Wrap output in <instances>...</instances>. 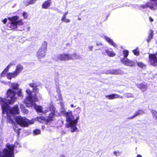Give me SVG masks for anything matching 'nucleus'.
Instances as JSON below:
<instances>
[{
    "mask_svg": "<svg viewBox=\"0 0 157 157\" xmlns=\"http://www.w3.org/2000/svg\"><path fill=\"white\" fill-rule=\"evenodd\" d=\"M16 92L13 90L9 89L7 92L6 97L8 99L3 98L0 97V104L1 105L3 114H6L7 116V119L9 123L13 124V129L14 131L17 133L18 135L20 134V129L17 127V124L14 121L13 119L15 115L18 114L19 112L18 105H15L12 108H10L9 104L13 103L16 99L15 96Z\"/></svg>",
    "mask_w": 157,
    "mask_h": 157,
    "instance_id": "1",
    "label": "nucleus"
},
{
    "mask_svg": "<svg viewBox=\"0 0 157 157\" xmlns=\"http://www.w3.org/2000/svg\"><path fill=\"white\" fill-rule=\"evenodd\" d=\"M49 109L51 113L49 114L48 117L47 118L43 116L40 117V119L41 120L40 122L44 123L47 124H49L55 120L54 116L58 117L60 116L59 113L56 110L55 108L52 105H50L49 109L48 108H43L40 106V113H42L46 114L49 111Z\"/></svg>",
    "mask_w": 157,
    "mask_h": 157,
    "instance_id": "2",
    "label": "nucleus"
},
{
    "mask_svg": "<svg viewBox=\"0 0 157 157\" xmlns=\"http://www.w3.org/2000/svg\"><path fill=\"white\" fill-rule=\"evenodd\" d=\"M61 112L66 117L67 121L66 124V127L71 128V132H74L76 131L77 129L76 125L79 119V117L78 116L76 119H75L71 111L69 110L67 112H66L64 109H61Z\"/></svg>",
    "mask_w": 157,
    "mask_h": 157,
    "instance_id": "3",
    "label": "nucleus"
},
{
    "mask_svg": "<svg viewBox=\"0 0 157 157\" xmlns=\"http://www.w3.org/2000/svg\"><path fill=\"white\" fill-rule=\"evenodd\" d=\"M21 147L20 144L17 142H15L14 144H7L5 147L0 151V157H14L15 147Z\"/></svg>",
    "mask_w": 157,
    "mask_h": 157,
    "instance_id": "4",
    "label": "nucleus"
},
{
    "mask_svg": "<svg viewBox=\"0 0 157 157\" xmlns=\"http://www.w3.org/2000/svg\"><path fill=\"white\" fill-rule=\"evenodd\" d=\"M26 92L28 94V96H26V99L25 101L26 106L29 107L33 106L37 112L39 113V106L37 105L34 103L35 101L37 100L36 94H32L31 91L29 89H27Z\"/></svg>",
    "mask_w": 157,
    "mask_h": 157,
    "instance_id": "5",
    "label": "nucleus"
},
{
    "mask_svg": "<svg viewBox=\"0 0 157 157\" xmlns=\"http://www.w3.org/2000/svg\"><path fill=\"white\" fill-rule=\"evenodd\" d=\"M15 120L21 126L23 127H28L29 125L33 124L36 121L35 119L29 120L25 117L18 116L15 118Z\"/></svg>",
    "mask_w": 157,
    "mask_h": 157,
    "instance_id": "6",
    "label": "nucleus"
},
{
    "mask_svg": "<svg viewBox=\"0 0 157 157\" xmlns=\"http://www.w3.org/2000/svg\"><path fill=\"white\" fill-rule=\"evenodd\" d=\"M139 6L142 9L149 7L151 10L157 9V0H149L144 4L140 5Z\"/></svg>",
    "mask_w": 157,
    "mask_h": 157,
    "instance_id": "7",
    "label": "nucleus"
},
{
    "mask_svg": "<svg viewBox=\"0 0 157 157\" xmlns=\"http://www.w3.org/2000/svg\"><path fill=\"white\" fill-rule=\"evenodd\" d=\"M18 19L17 16H14L12 17H8V19L11 21L10 23L8 25V26L12 29H16L17 28L16 20Z\"/></svg>",
    "mask_w": 157,
    "mask_h": 157,
    "instance_id": "8",
    "label": "nucleus"
},
{
    "mask_svg": "<svg viewBox=\"0 0 157 157\" xmlns=\"http://www.w3.org/2000/svg\"><path fill=\"white\" fill-rule=\"evenodd\" d=\"M47 43L44 41L42 44L41 48H40V57L44 58L46 55L47 50Z\"/></svg>",
    "mask_w": 157,
    "mask_h": 157,
    "instance_id": "9",
    "label": "nucleus"
},
{
    "mask_svg": "<svg viewBox=\"0 0 157 157\" xmlns=\"http://www.w3.org/2000/svg\"><path fill=\"white\" fill-rule=\"evenodd\" d=\"M149 63L152 65H157V53L156 54H149Z\"/></svg>",
    "mask_w": 157,
    "mask_h": 157,
    "instance_id": "10",
    "label": "nucleus"
},
{
    "mask_svg": "<svg viewBox=\"0 0 157 157\" xmlns=\"http://www.w3.org/2000/svg\"><path fill=\"white\" fill-rule=\"evenodd\" d=\"M121 62L124 65L130 66H133L135 65V61L129 59L127 58H124L121 59Z\"/></svg>",
    "mask_w": 157,
    "mask_h": 157,
    "instance_id": "11",
    "label": "nucleus"
},
{
    "mask_svg": "<svg viewBox=\"0 0 157 157\" xmlns=\"http://www.w3.org/2000/svg\"><path fill=\"white\" fill-rule=\"evenodd\" d=\"M57 59L61 60L66 61L70 59V54H61L57 56Z\"/></svg>",
    "mask_w": 157,
    "mask_h": 157,
    "instance_id": "12",
    "label": "nucleus"
},
{
    "mask_svg": "<svg viewBox=\"0 0 157 157\" xmlns=\"http://www.w3.org/2000/svg\"><path fill=\"white\" fill-rule=\"evenodd\" d=\"M137 87L142 91H144L147 89L148 86L146 84L140 83L136 84Z\"/></svg>",
    "mask_w": 157,
    "mask_h": 157,
    "instance_id": "13",
    "label": "nucleus"
},
{
    "mask_svg": "<svg viewBox=\"0 0 157 157\" xmlns=\"http://www.w3.org/2000/svg\"><path fill=\"white\" fill-rule=\"evenodd\" d=\"M105 97L109 99H113L117 98H122V96H121L117 94H113L110 95H105Z\"/></svg>",
    "mask_w": 157,
    "mask_h": 157,
    "instance_id": "14",
    "label": "nucleus"
},
{
    "mask_svg": "<svg viewBox=\"0 0 157 157\" xmlns=\"http://www.w3.org/2000/svg\"><path fill=\"white\" fill-rule=\"evenodd\" d=\"M104 39L110 45H112L115 47H116L117 46V44L113 41L112 39L109 37L107 36H105Z\"/></svg>",
    "mask_w": 157,
    "mask_h": 157,
    "instance_id": "15",
    "label": "nucleus"
},
{
    "mask_svg": "<svg viewBox=\"0 0 157 157\" xmlns=\"http://www.w3.org/2000/svg\"><path fill=\"white\" fill-rule=\"evenodd\" d=\"M105 52L107 55L110 57H113L116 55L115 52L111 48L105 49Z\"/></svg>",
    "mask_w": 157,
    "mask_h": 157,
    "instance_id": "16",
    "label": "nucleus"
},
{
    "mask_svg": "<svg viewBox=\"0 0 157 157\" xmlns=\"http://www.w3.org/2000/svg\"><path fill=\"white\" fill-rule=\"evenodd\" d=\"M23 70V67L21 64H18L16 67L15 71H14L17 76Z\"/></svg>",
    "mask_w": 157,
    "mask_h": 157,
    "instance_id": "17",
    "label": "nucleus"
},
{
    "mask_svg": "<svg viewBox=\"0 0 157 157\" xmlns=\"http://www.w3.org/2000/svg\"><path fill=\"white\" fill-rule=\"evenodd\" d=\"M144 112L143 110L139 109L137 110L136 113L132 116L129 117H128V119H133L137 116L140 115L144 113Z\"/></svg>",
    "mask_w": 157,
    "mask_h": 157,
    "instance_id": "18",
    "label": "nucleus"
},
{
    "mask_svg": "<svg viewBox=\"0 0 157 157\" xmlns=\"http://www.w3.org/2000/svg\"><path fill=\"white\" fill-rule=\"evenodd\" d=\"M17 76V75L14 72L12 73H8L6 75L7 78L10 80H11L13 78H15Z\"/></svg>",
    "mask_w": 157,
    "mask_h": 157,
    "instance_id": "19",
    "label": "nucleus"
},
{
    "mask_svg": "<svg viewBox=\"0 0 157 157\" xmlns=\"http://www.w3.org/2000/svg\"><path fill=\"white\" fill-rule=\"evenodd\" d=\"M29 85L30 86L33 88V91L35 93H37L39 92L38 89H37V87L36 84L34 83H30L29 84Z\"/></svg>",
    "mask_w": 157,
    "mask_h": 157,
    "instance_id": "20",
    "label": "nucleus"
},
{
    "mask_svg": "<svg viewBox=\"0 0 157 157\" xmlns=\"http://www.w3.org/2000/svg\"><path fill=\"white\" fill-rule=\"evenodd\" d=\"M70 59H76L81 58V57L79 55L75 53L71 54H70Z\"/></svg>",
    "mask_w": 157,
    "mask_h": 157,
    "instance_id": "21",
    "label": "nucleus"
},
{
    "mask_svg": "<svg viewBox=\"0 0 157 157\" xmlns=\"http://www.w3.org/2000/svg\"><path fill=\"white\" fill-rule=\"evenodd\" d=\"M51 2L48 0L44 2L42 5V8L44 9H47L50 6Z\"/></svg>",
    "mask_w": 157,
    "mask_h": 157,
    "instance_id": "22",
    "label": "nucleus"
},
{
    "mask_svg": "<svg viewBox=\"0 0 157 157\" xmlns=\"http://www.w3.org/2000/svg\"><path fill=\"white\" fill-rule=\"evenodd\" d=\"M10 87L14 90H17L19 85L17 83H12L11 84Z\"/></svg>",
    "mask_w": 157,
    "mask_h": 157,
    "instance_id": "23",
    "label": "nucleus"
},
{
    "mask_svg": "<svg viewBox=\"0 0 157 157\" xmlns=\"http://www.w3.org/2000/svg\"><path fill=\"white\" fill-rule=\"evenodd\" d=\"M153 32L152 30H151L150 31V33L149 34V36L147 39V42L148 43L150 40L152 38L153 36Z\"/></svg>",
    "mask_w": 157,
    "mask_h": 157,
    "instance_id": "24",
    "label": "nucleus"
},
{
    "mask_svg": "<svg viewBox=\"0 0 157 157\" xmlns=\"http://www.w3.org/2000/svg\"><path fill=\"white\" fill-rule=\"evenodd\" d=\"M8 69L6 67L4 70L2 72L1 74V77H4L6 75L7 72L8 71Z\"/></svg>",
    "mask_w": 157,
    "mask_h": 157,
    "instance_id": "25",
    "label": "nucleus"
},
{
    "mask_svg": "<svg viewBox=\"0 0 157 157\" xmlns=\"http://www.w3.org/2000/svg\"><path fill=\"white\" fill-rule=\"evenodd\" d=\"M16 64V62L15 61H13L11 62L6 67V68L7 69L9 70V69L12 66V65H14Z\"/></svg>",
    "mask_w": 157,
    "mask_h": 157,
    "instance_id": "26",
    "label": "nucleus"
},
{
    "mask_svg": "<svg viewBox=\"0 0 157 157\" xmlns=\"http://www.w3.org/2000/svg\"><path fill=\"white\" fill-rule=\"evenodd\" d=\"M61 20L62 21L64 22L65 23H68L70 22V20L66 18V17H62Z\"/></svg>",
    "mask_w": 157,
    "mask_h": 157,
    "instance_id": "27",
    "label": "nucleus"
},
{
    "mask_svg": "<svg viewBox=\"0 0 157 157\" xmlns=\"http://www.w3.org/2000/svg\"><path fill=\"white\" fill-rule=\"evenodd\" d=\"M137 65L139 67L142 68H144L146 67V65L141 62L138 63Z\"/></svg>",
    "mask_w": 157,
    "mask_h": 157,
    "instance_id": "28",
    "label": "nucleus"
},
{
    "mask_svg": "<svg viewBox=\"0 0 157 157\" xmlns=\"http://www.w3.org/2000/svg\"><path fill=\"white\" fill-rule=\"evenodd\" d=\"M151 113L153 117L156 119H157V112L155 110H152Z\"/></svg>",
    "mask_w": 157,
    "mask_h": 157,
    "instance_id": "29",
    "label": "nucleus"
},
{
    "mask_svg": "<svg viewBox=\"0 0 157 157\" xmlns=\"http://www.w3.org/2000/svg\"><path fill=\"white\" fill-rule=\"evenodd\" d=\"M133 52L134 54L136 56H138L139 54V52L138 48H136L135 50H133Z\"/></svg>",
    "mask_w": 157,
    "mask_h": 157,
    "instance_id": "30",
    "label": "nucleus"
},
{
    "mask_svg": "<svg viewBox=\"0 0 157 157\" xmlns=\"http://www.w3.org/2000/svg\"><path fill=\"white\" fill-rule=\"evenodd\" d=\"M123 54L124 56V58H127L128 55V52L127 50H124L123 51Z\"/></svg>",
    "mask_w": 157,
    "mask_h": 157,
    "instance_id": "31",
    "label": "nucleus"
},
{
    "mask_svg": "<svg viewBox=\"0 0 157 157\" xmlns=\"http://www.w3.org/2000/svg\"><path fill=\"white\" fill-rule=\"evenodd\" d=\"M23 24V23L21 20H20L18 21H17V20H16V25L17 26V25H22Z\"/></svg>",
    "mask_w": 157,
    "mask_h": 157,
    "instance_id": "32",
    "label": "nucleus"
},
{
    "mask_svg": "<svg viewBox=\"0 0 157 157\" xmlns=\"http://www.w3.org/2000/svg\"><path fill=\"white\" fill-rule=\"evenodd\" d=\"M118 71L117 70H113L112 71H111L109 73H110L112 74H118Z\"/></svg>",
    "mask_w": 157,
    "mask_h": 157,
    "instance_id": "33",
    "label": "nucleus"
},
{
    "mask_svg": "<svg viewBox=\"0 0 157 157\" xmlns=\"http://www.w3.org/2000/svg\"><path fill=\"white\" fill-rule=\"evenodd\" d=\"M24 4L26 6H28L30 4V0H25L24 2Z\"/></svg>",
    "mask_w": 157,
    "mask_h": 157,
    "instance_id": "34",
    "label": "nucleus"
},
{
    "mask_svg": "<svg viewBox=\"0 0 157 157\" xmlns=\"http://www.w3.org/2000/svg\"><path fill=\"white\" fill-rule=\"evenodd\" d=\"M33 133L34 135H38L39 134V130L38 129H36L33 131Z\"/></svg>",
    "mask_w": 157,
    "mask_h": 157,
    "instance_id": "35",
    "label": "nucleus"
},
{
    "mask_svg": "<svg viewBox=\"0 0 157 157\" xmlns=\"http://www.w3.org/2000/svg\"><path fill=\"white\" fill-rule=\"evenodd\" d=\"M17 95L20 97H22V93L21 92V90H20L18 91L17 92Z\"/></svg>",
    "mask_w": 157,
    "mask_h": 157,
    "instance_id": "36",
    "label": "nucleus"
},
{
    "mask_svg": "<svg viewBox=\"0 0 157 157\" xmlns=\"http://www.w3.org/2000/svg\"><path fill=\"white\" fill-rule=\"evenodd\" d=\"M23 16L24 18H26L28 17V14L27 13L24 12L23 14Z\"/></svg>",
    "mask_w": 157,
    "mask_h": 157,
    "instance_id": "37",
    "label": "nucleus"
},
{
    "mask_svg": "<svg viewBox=\"0 0 157 157\" xmlns=\"http://www.w3.org/2000/svg\"><path fill=\"white\" fill-rule=\"evenodd\" d=\"M22 111L26 114H28L29 113L28 110L25 109V108L22 110Z\"/></svg>",
    "mask_w": 157,
    "mask_h": 157,
    "instance_id": "38",
    "label": "nucleus"
},
{
    "mask_svg": "<svg viewBox=\"0 0 157 157\" xmlns=\"http://www.w3.org/2000/svg\"><path fill=\"white\" fill-rule=\"evenodd\" d=\"M75 111H76L78 113H79L81 111V109L80 108L78 107L76 108Z\"/></svg>",
    "mask_w": 157,
    "mask_h": 157,
    "instance_id": "39",
    "label": "nucleus"
},
{
    "mask_svg": "<svg viewBox=\"0 0 157 157\" xmlns=\"http://www.w3.org/2000/svg\"><path fill=\"white\" fill-rule=\"evenodd\" d=\"M114 154L116 156H118L120 155V153L118 151L114 152Z\"/></svg>",
    "mask_w": 157,
    "mask_h": 157,
    "instance_id": "40",
    "label": "nucleus"
},
{
    "mask_svg": "<svg viewBox=\"0 0 157 157\" xmlns=\"http://www.w3.org/2000/svg\"><path fill=\"white\" fill-rule=\"evenodd\" d=\"M126 96L127 98L132 97L133 95L131 93H128L126 94Z\"/></svg>",
    "mask_w": 157,
    "mask_h": 157,
    "instance_id": "41",
    "label": "nucleus"
},
{
    "mask_svg": "<svg viewBox=\"0 0 157 157\" xmlns=\"http://www.w3.org/2000/svg\"><path fill=\"white\" fill-rule=\"evenodd\" d=\"M36 1V0H30V5L33 4L35 3Z\"/></svg>",
    "mask_w": 157,
    "mask_h": 157,
    "instance_id": "42",
    "label": "nucleus"
},
{
    "mask_svg": "<svg viewBox=\"0 0 157 157\" xmlns=\"http://www.w3.org/2000/svg\"><path fill=\"white\" fill-rule=\"evenodd\" d=\"M58 97L59 99V100H62V98L61 94H58Z\"/></svg>",
    "mask_w": 157,
    "mask_h": 157,
    "instance_id": "43",
    "label": "nucleus"
},
{
    "mask_svg": "<svg viewBox=\"0 0 157 157\" xmlns=\"http://www.w3.org/2000/svg\"><path fill=\"white\" fill-rule=\"evenodd\" d=\"M68 11L65 12L64 13V14L62 17H66V15L68 14Z\"/></svg>",
    "mask_w": 157,
    "mask_h": 157,
    "instance_id": "44",
    "label": "nucleus"
},
{
    "mask_svg": "<svg viewBox=\"0 0 157 157\" xmlns=\"http://www.w3.org/2000/svg\"><path fill=\"white\" fill-rule=\"evenodd\" d=\"M20 107L21 111H22V110H23L24 108H25L24 105L23 104H21Z\"/></svg>",
    "mask_w": 157,
    "mask_h": 157,
    "instance_id": "45",
    "label": "nucleus"
},
{
    "mask_svg": "<svg viewBox=\"0 0 157 157\" xmlns=\"http://www.w3.org/2000/svg\"><path fill=\"white\" fill-rule=\"evenodd\" d=\"M7 21V18H5L2 21L3 22L4 24H5Z\"/></svg>",
    "mask_w": 157,
    "mask_h": 157,
    "instance_id": "46",
    "label": "nucleus"
},
{
    "mask_svg": "<svg viewBox=\"0 0 157 157\" xmlns=\"http://www.w3.org/2000/svg\"><path fill=\"white\" fill-rule=\"evenodd\" d=\"M96 45L98 46H102L103 45V44H102L101 43H96Z\"/></svg>",
    "mask_w": 157,
    "mask_h": 157,
    "instance_id": "47",
    "label": "nucleus"
},
{
    "mask_svg": "<svg viewBox=\"0 0 157 157\" xmlns=\"http://www.w3.org/2000/svg\"><path fill=\"white\" fill-rule=\"evenodd\" d=\"M56 92L58 94H61L60 93V89H59L57 90Z\"/></svg>",
    "mask_w": 157,
    "mask_h": 157,
    "instance_id": "48",
    "label": "nucleus"
},
{
    "mask_svg": "<svg viewBox=\"0 0 157 157\" xmlns=\"http://www.w3.org/2000/svg\"><path fill=\"white\" fill-rule=\"evenodd\" d=\"M0 82L2 83H3L4 84L6 85L7 83L6 82H5L4 81L2 80H0Z\"/></svg>",
    "mask_w": 157,
    "mask_h": 157,
    "instance_id": "49",
    "label": "nucleus"
},
{
    "mask_svg": "<svg viewBox=\"0 0 157 157\" xmlns=\"http://www.w3.org/2000/svg\"><path fill=\"white\" fill-rule=\"evenodd\" d=\"M93 48V46H89V48L90 49V50L91 51H92Z\"/></svg>",
    "mask_w": 157,
    "mask_h": 157,
    "instance_id": "50",
    "label": "nucleus"
},
{
    "mask_svg": "<svg viewBox=\"0 0 157 157\" xmlns=\"http://www.w3.org/2000/svg\"><path fill=\"white\" fill-rule=\"evenodd\" d=\"M149 20L150 21L152 22L153 21V19L151 18V17H150L149 18Z\"/></svg>",
    "mask_w": 157,
    "mask_h": 157,
    "instance_id": "51",
    "label": "nucleus"
},
{
    "mask_svg": "<svg viewBox=\"0 0 157 157\" xmlns=\"http://www.w3.org/2000/svg\"><path fill=\"white\" fill-rule=\"evenodd\" d=\"M137 157H142V156L140 155H138Z\"/></svg>",
    "mask_w": 157,
    "mask_h": 157,
    "instance_id": "52",
    "label": "nucleus"
},
{
    "mask_svg": "<svg viewBox=\"0 0 157 157\" xmlns=\"http://www.w3.org/2000/svg\"><path fill=\"white\" fill-rule=\"evenodd\" d=\"M59 157H65V156H64V155H60Z\"/></svg>",
    "mask_w": 157,
    "mask_h": 157,
    "instance_id": "53",
    "label": "nucleus"
},
{
    "mask_svg": "<svg viewBox=\"0 0 157 157\" xmlns=\"http://www.w3.org/2000/svg\"><path fill=\"white\" fill-rule=\"evenodd\" d=\"M71 106L72 107H75V106H74L73 104H71Z\"/></svg>",
    "mask_w": 157,
    "mask_h": 157,
    "instance_id": "54",
    "label": "nucleus"
},
{
    "mask_svg": "<svg viewBox=\"0 0 157 157\" xmlns=\"http://www.w3.org/2000/svg\"><path fill=\"white\" fill-rule=\"evenodd\" d=\"M78 20L79 21H80L81 20V18H78Z\"/></svg>",
    "mask_w": 157,
    "mask_h": 157,
    "instance_id": "55",
    "label": "nucleus"
},
{
    "mask_svg": "<svg viewBox=\"0 0 157 157\" xmlns=\"http://www.w3.org/2000/svg\"><path fill=\"white\" fill-rule=\"evenodd\" d=\"M37 57H38V56H39V55H38V52L37 53Z\"/></svg>",
    "mask_w": 157,
    "mask_h": 157,
    "instance_id": "56",
    "label": "nucleus"
},
{
    "mask_svg": "<svg viewBox=\"0 0 157 157\" xmlns=\"http://www.w3.org/2000/svg\"><path fill=\"white\" fill-rule=\"evenodd\" d=\"M102 54H103L105 55V53H104V52H102Z\"/></svg>",
    "mask_w": 157,
    "mask_h": 157,
    "instance_id": "57",
    "label": "nucleus"
},
{
    "mask_svg": "<svg viewBox=\"0 0 157 157\" xmlns=\"http://www.w3.org/2000/svg\"><path fill=\"white\" fill-rule=\"evenodd\" d=\"M29 29H30V28H29V27H28V30H29Z\"/></svg>",
    "mask_w": 157,
    "mask_h": 157,
    "instance_id": "58",
    "label": "nucleus"
},
{
    "mask_svg": "<svg viewBox=\"0 0 157 157\" xmlns=\"http://www.w3.org/2000/svg\"><path fill=\"white\" fill-rule=\"evenodd\" d=\"M156 120H157V119H156Z\"/></svg>",
    "mask_w": 157,
    "mask_h": 157,
    "instance_id": "59",
    "label": "nucleus"
}]
</instances>
